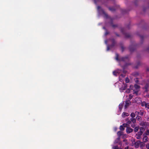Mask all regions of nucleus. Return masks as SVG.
Masks as SVG:
<instances>
[{
    "label": "nucleus",
    "mask_w": 149,
    "mask_h": 149,
    "mask_svg": "<svg viewBox=\"0 0 149 149\" xmlns=\"http://www.w3.org/2000/svg\"><path fill=\"white\" fill-rule=\"evenodd\" d=\"M116 59L118 61H122L126 62L129 61V58L128 56L121 57L119 58V55L117 53L116 54Z\"/></svg>",
    "instance_id": "nucleus-1"
},
{
    "label": "nucleus",
    "mask_w": 149,
    "mask_h": 149,
    "mask_svg": "<svg viewBox=\"0 0 149 149\" xmlns=\"http://www.w3.org/2000/svg\"><path fill=\"white\" fill-rule=\"evenodd\" d=\"M109 40H110L111 41L112 44L111 45L107 46V51L109 50L111 48H113L115 45L116 43L115 40L113 38L110 39H109Z\"/></svg>",
    "instance_id": "nucleus-2"
},
{
    "label": "nucleus",
    "mask_w": 149,
    "mask_h": 149,
    "mask_svg": "<svg viewBox=\"0 0 149 149\" xmlns=\"http://www.w3.org/2000/svg\"><path fill=\"white\" fill-rule=\"evenodd\" d=\"M97 9L100 12H101L104 15V17L106 18H107L109 17V16L107 13H106L101 8L100 6H98L97 7Z\"/></svg>",
    "instance_id": "nucleus-3"
},
{
    "label": "nucleus",
    "mask_w": 149,
    "mask_h": 149,
    "mask_svg": "<svg viewBox=\"0 0 149 149\" xmlns=\"http://www.w3.org/2000/svg\"><path fill=\"white\" fill-rule=\"evenodd\" d=\"M126 123L128 125H129L130 124L132 123L134 124L136 122V119L135 118H131L130 120L128 118L126 119Z\"/></svg>",
    "instance_id": "nucleus-4"
},
{
    "label": "nucleus",
    "mask_w": 149,
    "mask_h": 149,
    "mask_svg": "<svg viewBox=\"0 0 149 149\" xmlns=\"http://www.w3.org/2000/svg\"><path fill=\"white\" fill-rule=\"evenodd\" d=\"M121 32L125 36L126 38H130L131 37V35L130 34L125 33V29L124 28H122L121 29Z\"/></svg>",
    "instance_id": "nucleus-5"
},
{
    "label": "nucleus",
    "mask_w": 149,
    "mask_h": 149,
    "mask_svg": "<svg viewBox=\"0 0 149 149\" xmlns=\"http://www.w3.org/2000/svg\"><path fill=\"white\" fill-rule=\"evenodd\" d=\"M131 64L130 63H126L125 65L122 66L123 69V72L124 73H125L126 72L124 70L126 69L128 66L130 65Z\"/></svg>",
    "instance_id": "nucleus-6"
},
{
    "label": "nucleus",
    "mask_w": 149,
    "mask_h": 149,
    "mask_svg": "<svg viewBox=\"0 0 149 149\" xmlns=\"http://www.w3.org/2000/svg\"><path fill=\"white\" fill-rule=\"evenodd\" d=\"M135 45H132L130 46L129 47V49L131 52H133L135 49Z\"/></svg>",
    "instance_id": "nucleus-7"
},
{
    "label": "nucleus",
    "mask_w": 149,
    "mask_h": 149,
    "mask_svg": "<svg viewBox=\"0 0 149 149\" xmlns=\"http://www.w3.org/2000/svg\"><path fill=\"white\" fill-rule=\"evenodd\" d=\"M133 129L130 128L129 127H127L126 129V132L127 133L129 134L133 131Z\"/></svg>",
    "instance_id": "nucleus-8"
},
{
    "label": "nucleus",
    "mask_w": 149,
    "mask_h": 149,
    "mask_svg": "<svg viewBox=\"0 0 149 149\" xmlns=\"http://www.w3.org/2000/svg\"><path fill=\"white\" fill-rule=\"evenodd\" d=\"M141 143L140 141H138L136 142H135L134 144V146L136 148H138L139 147V144Z\"/></svg>",
    "instance_id": "nucleus-9"
},
{
    "label": "nucleus",
    "mask_w": 149,
    "mask_h": 149,
    "mask_svg": "<svg viewBox=\"0 0 149 149\" xmlns=\"http://www.w3.org/2000/svg\"><path fill=\"white\" fill-rule=\"evenodd\" d=\"M131 103V102L130 100H128L126 101L125 102V109Z\"/></svg>",
    "instance_id": "nucleus-10"
},
{
    "label": "nucleus",
    "mask_w": 149,
    "mask_h": 149,
    "mask_svg": "<svg viewBox=\"0 0 149 149\" xmlns=\"http://www.w3.org/2000/svg\"><path fill=\"white\" fill-rule=\"evenodd\" d=\"M148 137L146 135L144 136L143 138V141L144 142L146 143L148 141Z\"/></svg>",
    "instance_id": "nucleus-11"
},
{
    "label": "nucleus",
    "mask_w": 149,
    "mask_h": 149,
    "mask_svg": "<svg viewBox=\"0 0 149 149\" xmlns=\"http://www.w3.org/2000/svg\"><path fill=\"white\" fill-rule=\"evenodd\" d=\"M129 115V114L128 113H126V112H123L122 113V116L123 117H124L125 116H127Z\"/></svg>",
    "instance_id": "nucleus-12"
},
{
    "label": "nucleus",
    "mask_w": 149,
    "mask_h": 149,
    "mask_svg": "<svg viewBox=\"0 0 149 149\" xmlns=\"http://www.w3.org/2000/svg\"><path fill=\"white\" fill-rule=\"evenodd\" d=\"M120 137H118L115 140L114 143H118L120 141Z\"/></svg>",
    "instance_id": "nucleus-13"
},
{
    "label": "nucleus",
    "mask_w": 149,
    "mask_h": 149,
    "mask_svg": "<svg viewBox=\"0 0 149 149\" xmlns=\"http://www.w3.org/2000/svg\"><path fill=\"white\" fill-rule=\"evenodd\" d=\"M123 132L121 131H118L117 133V134L118 137H120V136L122 135Z\"/></svg>",
    "instance_id": "nucleus-14"
},
{
    "label": "nucleus",
    "mask_w": 149,
    "mask_h": 149,
    "mask_svg": "<svg viewBox=\"0 0 149 149\" xmlns=\"http://www.w3.org/2000/svg\"><path fill=\"white\" fill-rule=\"evenodd\" d=\"M110 24L112 26L113 28H115L118 27V25L117 24H113L112 22H111L110 23Z\"/></svg>",
    "instance_id": "nucleus-15"
},
{
    "label": "nucleus",
    "mask_w": 149,
    "mask_h": 149,
    "mask_svg": "<svg viewBox=\"0 0 149 149\" xmlns=\"http://www.w3.org/2000/svg\"><path fill=\"white\" fill-rule=\"evenodd\" d=\"M113 74L114 75L117 76V74H119V73L118 71H114L113 72Z\"/></svg>",
    "instance_id": "nucleus-16"
},
{
    "label": "nucleus",
    "mask_w": 149,
    "mask_h": 149,
    "mask_svg": "<svg viewBox=\"0 0 149 149\" xmlns=\"http://www.w3.org/2000/svg\"><path fill=\"white\" fill-rule=\"evenodd\" d=\"M109 10L112 12H114L115 11V9L114 7H110L109 8Z\"/></svg>",
    "instance_id": "nucleus-17"
},
{
    "label": "nucleus",
    "mask_w": 149,
    "mask_h": 149,
    "mask_svg": "<svg viewBox=\"0 0 149 149\" xmlns=\"http://www.w3.org/2000/svg\"><path fill=\"white\" fill-rule=\"evenodd\" d=\"M148 84H146L144 86V88L145 89V91L147 92L148 91Z\"/></svg>",
    "instance_id": "nucleus-18"
},
{
    "label": "nucleus",
    "mask_w": 149,
    "mask_h": 149,
    "mask_svg": "<svg viewBox=\"0 0 149 149\" xmlns=\"http://www.w3.org/2000/svg\"><path fill=\"white\" fill-rule=\"evenodd\" d=\"M145 107L146 108H147V109H149V104L148 103L146 102Z\"/></svg>",
    "instance_id": "nucleus-19"
},
{
    "label": "nucleus",
    "mask_w": 149,
    "mask_h": 149,
    "mask_svg": "<svg viewBox=\"0 0 149 149\" xmlns=\"http://www.w3.org/2000/svg\"><path fill=\"white\" fill-rule=\"evenodd\" d=\"M139 127H136L134 128V130L135 132H137L139 129Z\"/></svg>",
    "instance_id": "nucleus-20"
},
{
    "label": "nucleus",
    "mask_w": 149,
    "mask_h": 149,
    "mask_svg": "<svg viewBox=\"0 0 149 149\" xmlns=\"http://www.w3.org/2000/svg\"><path fill=\"white\" fill-rule=\"evenodd\" d=\"M134 87L136 89H138L140 88V86H139L136 84H135L134 85Z\"/></svg>",
    "instance_id": "nucleus-21"
},
{
    "label": "nucleus",
    "mask_w": 149,
    "mask_h": 149,
    "mask_svg": "<svg viewBox=\"0 0 149 149\" xmlns=\"http://www.w3.org/2000/svg\"><path fill=\"white\" fill-rule=\"evenodd\" d=\"M130 116L132 118H134L135 116V114L134 113H132L130 114Z\"/></svg>",
    "instance_id": "nucleus-22"
},
{
    "label": "nucleus",
    "mask_w": 149,
    "mask_h": 149,
    "mask_svg": "<svg viewBox=\"0 0 149 149\" xmlns=\"http://www.w3.org/2000/svg\"><path fill=\"white\" fill-rule=\"evenodd\" d=\"M136 118L138 121H140L141 119V116H137L136 117Z\"/></svg>",
    "instance_id": "nucleus-23"
},
{
    "label": "nucleus",
    "mask_w": 149,
    "mask_h": 149,
    "mask_svg": "<svg viewBox=\"0 0 149 149\" xmlns=\"http://www.w3.org/2000/svg\"><path fill=\"white\" fill-rule=\"evenodd\" d=\"M143 133L142 132L139 131L136 134V135L141 136L142 135Z\"/></svg>",
    "instance_id": "nucleus-24"
},
{
    "label": "nucleus",
    "mask_w": 149,
    "mask_h": 149,
    "mask_svg": "<svg viewBox=\"0 0 149 149\" xmlns=\"http://www.w3.org/2000/svg\"><path fill=\"white\" fill-rule=\"evenodd\" d=\"M140 131L142 132L143 133V132L144 130V128L143 127H141L140 128Z\"/></svg>",
    "instance_id": "nucleus-25"
},
{
    "label": "nucleus",
    "mask_w": 149,
    "mask_h": 149,
    "mask_svg": "<svg viewBox=\"0 0 149 149\" xmlns=\"http://www.w3.org/2000/svg\"><path fill=\"white\" fill-rule=\"evenodd\" d=\"M119 129L121 130H124L125 129L124 127L122 125L120 126Z\"/></svg>",
    "instance_id": "nucleus-26"
},
{
    "label": "nucleus",
    "mask_w": 149,
    "mask_h": 149,
    "mask_svg": "<svg viewBox=\"0 0 149 149\" xmlns=\"http://www.w3.org/2000/svg\"><path fill=\"white\" fill-rule=\"evenodd\" d=\"M113 149H122L121 148H119L118 146H114L112 148Z\"/></svg>",
    "instance_id": "nucleus-27"
},
{
    "label": "nucleus",
    "mask_w": 149,
    "mask_h": 149,
    "mask_svg": "<svg viewBox=\"0 0 149 149\" xmlns=\"http://www.w3.org/2000/svg\"><path fill=\"white\" fill-rule=\"evenodd\" d=\"M146 102H145V101H143V102H141V106L142 107H143L144 106H145V104Z\"/></svg>",
    "instance_id": "nucleus-28"
},
{
    "label": "nucleus",
    "mask_w": 149,
    "mask_h": 149,
    "mask_svg": "<svg viewBox=\"0 0 149 149\" xmlns=\"http://www.w3.org/2000/svg\"><path fill=\"white\" fill-rule=\"evenodd\" d=\"M125 82L127 83L129 81V79L128 77H126L125 79Z\"/></svg>",
    "instance_id": "nucleus-29"
},
{
    "label": "nucleus",
    "mask_w": 149,
    "mask_h": 149,
    "mask_svg": "<svg viewBox=\"0 0 149 149\" xmlns=\"http://www.w3.org/2000/svg\"><path fill=\"white\" fill-rule=\"evenodd\" d=\"M122 107H123V106L122 104H121V105L120 104L119 105V111H121L122 109Z\"/></svg>",
    "instance_id": "nucleus-30"
},
{
    "label": "nucleus",
    "mask_w": 149,
    "mask_h": 149,
    "mask_svg": "<svg viewBox=\"0 0 149 149\" xmlns=\"http://www.w3.org/2000/svg\"><path fill=\"white\" fill-rule=\"evenodd\" d=\"M139 113L140 115L141 116H143L144 114V112L143 111H140Z\"/></svg>",
    "instance_id": "nucleus-31"
},
{
    "label": "nucleus",
    "mask_w": 149,
    "mask_h": 149,
    "mask_svg": "<svg viewBox=\"0 0 149 149\" xmlns=\"http://www.w3.org/2000/svg\"><path fill=\"white\" fill-rule=\"evenodd\" d=\"M128 125L127 124V123H126V124L125 123H123V126L124 127H127V125Z\"/></svg>",
    "instance_id": "nucleus-32"
},
{
    "label": "nucleus",
    "mask_w": 149,
    "mask_h": 149,
    "mask_svg": "<svg viewBox=\"0 0 149 149\" xmlns=\"http://www.w3.org/2000/svg\"><path fill=\"white\" fill-rule=\"evenodd\" d=\"M134 80L136 83H137V84L138 83L139 80H138L137 78H136L135 79H134Z\"/></svg>",
    "instance_id": "nucleus-33"
},
{
    "label": "nucleus",
    "mask_w": 149,
    "mask_h": 149,
    "mask_svg": "<svg viewBox=\"0 0 149 149\" xmlns=\"http://www.w3.org/2000/svg\"><path fill=\"white\" fill-rule=\"evenodd\" d=\"M139 36L141 40H143V36L140 35Z\"/></svg>",
    "instance_id": "nucleus-34"
},
{
    "label": "nucleus",
    "mask_w": 149,
    "mask_h": 149,
    "mask_svg": "<svg viewBox=\"0 0 149 149\" xmlns=\"http://www.w3.org/2000/svg\"><path fill=\"white\" fill-rule=\"evenodd\" d=\"M146 134L147 135H149V130H147L146 132Z\"/></svg>",
    "instance_id": "nucleus-35"
},
{
    "label": "nucleus",
    "mask_w": 149,
    "mask_h": 149,
    "mask_svg": "<svg viewBox=\"0 0 149 149\" xmlns=\"http://www.w3.org/2000/svg\"><path fill=\"white\" fill-rule=\"evenodd\" d=\"M121 48L122 49V52H123L124 50V47L123 46H122L121 47Z\"/></svg>",
    "instance_id": "nucleus-36"
},
{
    "label": "nucleus",
    "mask_w": 149,
    "mask_h": 149,
    "mask_svg": "<svg viewBox=\"0 0 149 149\" xmlns=\"http://www.w3.org/2000/svg\"><path fill=\"white\" fill-rule=\"evenodd\" d=\"M135 113L137 114V116H138V115H139V112L136 111Z\"/></svg>",
    "instance_id": "nucleus-37"
},
{
    "label": "nucleus",
    "mask_w": 149,
    "mask_h": 149,
    "mask_svg": "<svg viewBox=\"0 0 149 149\" xmlns=\"http://www.w3.org/2000/svg\"><path fill=\"white\" fill-rule=\"evenodd\" d=\"M132 98V96L131 95H130L129 96V98H130V99H131Z\"/></svg>",
    "instance_id": "nucleus-38"
},
{
    "label": "nucleus",
    "mask_w": 149,
    "mask_h": 149,
    "mask_svg": "<svg viewBox=\"0 0 149 149\" xmlns=\"http://www.w3.org/2000/svg\"><path fill=\"white\" fill-rule=\"evenodd\" d=\"M146 148L147 149H149V145H146Z\"/></svg>",
    "instance_id": "nucleus-39"
},
{
    "label": "nucleus",
    "mask_w": 149,
    "mask_h": 149,
    "mask_svg": "<svg viewBox=\"0 0 149 149\" xmlns=\"http://www.w3.org/2000/svg\"><path fill=\"white\" fill-rule=\"evenodd\" d=\"M140 138H141V136H137L136 138L137 139H139Z\"/></svg>",
    "instance_id": "nucleus-40"
},
{
    "label": "nucleus",
    "mask_w": 149,
    "mask_h": 149,
    "mask_svg": "<svg viewBox=\"0 0 149 149\" xmlns=\"http://www.w3.org/2000/svg\"><path fill=\"white\" fill-rule=\"evenodd\" d=\"M109 33L108 31H106L105 33V35H107Z\"/></svg>",
    "instance_id": "nucleus-41"
},
{
    "label": "nucleus",
    "mask_w": 149,
    "mask_h": 149,
    "mask_svg": "<svg viewBox=\"0 0 149 149\" xmlns=\"http://www.w3.org/2000/svg\"><path fill=\"white\" fill-rule=\"evenodd\" d=\"M118 143V144L120 145H122V142H121L120 141Z\"/></svg>",
    "instance_id": "nucleus-42"
},
{
    "label": "nucleus",
    "mask_w": 149,
    "mask_h": 149,
    "mask_svg": "<svg viewBox=\"0 0 149 149\" xmlns=\"http://www.w3.org/2000/svg\"><path fill=\"white\" fill-rule=\"evenodd\" d=\"M131 126L132 128H134L135 126V125L134 124L131 125Z\"/></svg>",
    "instance_id": "nucleus-43"
},
{
    "label": "nucleus",
    "mask_w": 149,
    "mask_h": 149,
    "mask_svg": "<svg viewBox=\"0 0 149 149\" xmlns=\"http://www.w3.org/2000/svg\"><path fill=\"white\" fill-rule=\"evenodd\" d=\"M115 34H116V35L117 36H118V37L119 36V35H118V34L116 33L115 32Z\"/></svg>",
    "instance_id": "nucleus-44"
},
{
    "label": "nucleus",
    "mask_w": 149,
    "mask_h": 149,
    "mask_svg": "<svg viewBox=\"0 0 149 149\" xmlns=\"http://www.w3.org/2000/svg\"><path fill=\"white\" fill-rule=\"evenodd\" d=\"M120 76L122 77H124L125 76L123 74H122L120 75Z\"/></svg>",
    "instance_id": "nucleus-45"
},
{
    "label": "nucleus",
    "mask_w": 149,
    "mask_h": 149,
    "mask_svg": "<svg viewBox=\"0 0 149 149\" xmlns=\"http://www.w3.org/2000/svg\"><path fill=\"white\" fill-rule=\"evenodd\" d=\"M128 148H129L128 146H127L124 149H128Z\"/></svg>",
    "instance_id": "nucleus-46"
},
{
    "label": "nucleus",
    "mask_w": 149,
    "mask_h": 149,
    "mask_svg": "<svg viewBox=\"0 0 149 149\" xmlns=\"http://www.w3.org/2000/svg\"><path fill=\"white\" fill-rule=\"evenodd\" d=\"M127 140L126 139H124L123 140V142H125L126 141H127Z\"/></svg>",
    "instance_id": "nucleus-47"
},
{
    "label": "nucleus",
    "mask_w": 149,
    "mask_h": 149,
    "mask_svg": "<svg viewBox=\"0 0 149 149\" xmlns=\"http://www.w3.org/2000/svg\"><path fill=\"white\" fill-rule=\"evenodd\" d=\"M117 128H116V127L115 128L114 130H115V131H116V130H117Z\"/></svg>",
    "instance_id": "nucleus-48"
},
{
    "label": "nucleus",
    "mask_w": 149,
    "mask_h": 149,
    "mask_svg": "<svg viewBox=\"0 0 149 149\" xmlns=\"http://www.w3.org/2000/svg\"><path fill=\"white\" fill-rule=\"evenodd\" d=\"M126 88V86H125V87H124V88H123V90H125Z\"/></svg>",
    "instance_id": "nucleus-49"
},
{
    "label": "nucleus",
    "mask_w": 149,
    "mask_h": 149,
    "mask_svg": "<svg viewBox=\"0 0 149 149\" xmlns=\"http://www.w3.org/2000/svg\"><path fill=\"white\" fill-rule=\"evenodd\" d=\"M126 136V134H124L123 135V136Z\"/></svg>",
    "instance_id": "nucleus-50"
},
{
    "label": "nucleus",
    "mask_w": 149,
    "mask_h": 149,
    "mask_svg": "<svg viewBox=\"0 0 149 149\" xmlns=\"http://www.w3.org/2000/svg\"><path fill=\"white\" fill-rule=\"evenodd\" d=\"M147 70L148 71H149V68H147Z\"/></svg>",
    "instance_id": "nucleus-51"
},
{
    "label": "nucleus",
    "mask_w": 149,
    "mask_h": 149,
    "mask_svg": "<svg viewBox=\"0 0 149 149\" xmlns=\"http://www.w3.org/2000/svg\"><path fill=\"white\" fill-rule=\"evenodd\" d=\"M149 145V143H147V144L146 145Z\"/></svg>",
    "instance_id": "nucleus-52"
},
{
    "label": "nucleus",
    "mask_w": 149,
    "mask_h": 149,
    "mask_svg": "<svg viewBox=\"0 0 149 149\" xmlns=\"http://www.w3.org/2000/svg\"><path fill=\"white\" fill-rule=\"evenodd\" d=\"M130 87L131 86V85H130Z\"/></svg>",
    "instance_id": "nucleus-53"
}]
</instances>
